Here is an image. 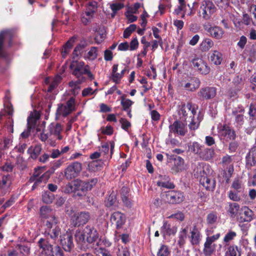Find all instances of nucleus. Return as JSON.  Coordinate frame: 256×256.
Returning <instances> with one entry per match:
<instances>
[{
  "label": "nucleus",
  "mask_w": 256,
  "mask_h": 256,
  "mask_svg": "<svg viewBox=\"0 0 256 256\" xmlns=\"http://www.w3.org/2000/svg\"><path fill=\"white\" fill-rule=\"evenodd\" d=\"M192 63L195 70L202 74H206L210 72V67L202 58H194L192 60Z\"/></svg>",
  "instance_id": "obj_12"
},
{
  "label": "nucleus",
  "mask_w": 256,
  "mask_h": 256,
  "mask_svg": "<svg viewBox=\"0 0 256 256\" xmlns=\"http://www.w3.org/2000/svg\"><path fill=\"white\" fill-rule=\"evenodd\" d=\"M200 86V80L196 78H190L188 82L182 83V86L189 91H194L198 88Z\"/></svg>",
  "instance_id": "obj_23"
},
{
  "label": "nucleus",
  "mask_w": 256,
  "mask_h": 256,
  "mask_svg": "<svg viewBox=\"0 0 256 256\" xmlns=\"http://www.w3.org/2000/svg\"><path fill=\"white\" fill-rule=\"evenodd\" d=\"M196 116L192 115L187 120V122H189L188 126L190 130H195L199 127L200 120L198 116L196 117Z\"/></svg>",
  "instance_id": "obj_35"
},
{
  "label": "nucleus",
  "mask_w": 256,
  "mask_h": 256,
  "mask_svg": "<svg viewBox=\"0 0 256 256\" xmlns=\"http://www.w3.org/2000/svg\"><path fill=\"white\" fill-rule=\"evenodd\" d=\"M10 178L6 176H4L2 181L0 180V188L6 189L10 186Z\"/></svg>",
  "instance_id": "obj_55"
},
{
  "label": "nucleus",
  "mask_w": 256,
  "mask_h": 256,
  "mask_svg": "<svg viewBox=\"0 0 256 256\" xmlns=\"http://www.w3.org/2000/svg\"><path fill=\"white\" fill-rule=\"evenodd\" d=\"M246 166L248 168H250L252 166L256 164V146L250 150L246 156Z\"/></svg>",
  "instance_id": "obj_24"
},
{
  "label": "nucleus",
  "mask_w": 256,
  "mask_h": 256,
  "mask_svg": "<svg viewBox=\"0 0 256 256\" xmlns=\"http://www.w3.org/2000/svg\"><path fill=\"white\" fill-rule=\"evenodd\" d=\"M82 170L80 163L76 162L69 164L66 168L64 176L66 179L72 180L76 178Z\"/></svg>",
  "instance_id": "obj_8"
},
{
  "label": "nucleus",
  "mask_w": 256,
  "mask_h": 256,
  "mask_svg": "<svg viewBox=\"0 0 256 256\" xmlns=\"http://www.w3.org/2000/svg\"><path fill=\"white\" fill-rule=\"evenodd\" d=\"M55 242L49 240L48 238H40L38 241V244L41 250L42 256H50L54 244Z\"/></svg>",
  "instance_id": "obj_6"
},
{
  "label": "nucleus",
  "mask_w": 256,
  "mask_h": 256,
  "mask_svg": "<svg viewBox=\"0 0 256 256\" xmlns=\"http://www.w3.org/2000/svg\"><path fill=\"white\" fill-rule=\"evenodd\" d=\"M202 236L198 228L194 226L192 229L190 230V236L189 239L190 243L192 245L198 244L201 240Z\"/></svg>",
  "instance_id": "obj_26"
},
{
  "label": "nucleus",
  "mask_w": 256,
  "mask_h": 256,
  "mask_svg": "<svg viewBox=\"0 0 256 256\" xmlns=\"http://www.w3.org/2000/svg\"><path fill=\"white\" fill-rule=\"evenodd\" d=\"M97 8L98 3L95 1L89 2L86 4L80 15V20L84 24L87 25L92 22Z\"/></svg>",
  "instance_id": "obj_3"
},
{
  "label": "nucleus",
  "mask_w": 256,
  "mask_h": 256,
  "mask_svg": "<svg viewBox=\"0 0 256 256\" xmlns=\"http://www.w3.org/2000/svg\"><path fill=\"white\" fill-rule=\"evenodd\" d=\"M214 45V42L210 38H206L202 40L200 45V50L202 52H208Z\"/></svg>",
  "instance_id": "obj_34"
},
{
  "label": "nucleus",
  "mask_w": 256,
  "mask_h": 256,
  "mask_svg": "<svg viewBox=\"0 0 256 256\" xmlns=\"http://www.w3.org/2000/svg\"><path fill=\"white\" fill-rule=\"evenodd\" d=\"M236 236V232L233 231H230L225 235L224 238V242L226 244H228L230 241L234 240Z\"/></svg>",
  "instance_id": "obj_53"
},
{
  "label": "nucleus",
  "mask_w": 256,
  "mask_h": 256,
  "mask_svg": "<svg viewBox=\"0 0 256 256\" xmlns=\"http://www.w3.org/2000/svg\"><path fill=\"white\" fill-rule=\"evenodd\" d=\"M76 106L75 98L71 97L66 104H60L58 108L56 114L57 116H66L74 110Z\"/></svg>",
  "instance_id": "obj_7"
},
{
  "label": "nucleus",
  "mask_w": 256,
  "mask_h": 256,
  "mask_svg": "<svg viewBox=\"0 0 256 256\" xmlns=\"http://www.w3.org/2000/svg\"><path fill=\"white\" fill-rule=\"evenodd\" d=\"M244 109L242 106H238L232 112V114L234 116V124L236 128H242L245 124L244 114Z\"/></svg>",
  "instance_id": "obj_14"
},
{
  "label": "nucleus",
  "mask_w": 256,
  "mask_h": 256,
  "mask_svg": "<svg viewBox=\"0 0 256 256\" xmlns=\"http://www.w3.org/2000/svg\"><path fill=\"white\" fill-rule=\"evenodd\" d=\"M194 166V176L198 177L200 176H203L202 174H204V172L203 170V168L200 162H198L193 165Z\"/></svg>",
  "instance_id": "obj_48"
},
{
  "label": "nucleus",
  "mask_w": 256,
  "mask_h": 256,
  "mask_svg": "<svg viewBox=\"0 0 256 256\" xmlns=\"http://www.w3.org/2000/svg\"><path fill=\"white\" fill-rule=\"evenodd\" d=\"M18 249L20 252L22 256H27L29 254L30 252V248L28 246H26L18 245Z\"/></svg>",
  "instance_id": "obj_61"
},
{
  "label": "nucleus",
  "mask_w": 256,
  "mask_h": 256,
  "mask_svg": "<svg viewBox=\"0 0 256 256\" xmlns=\"http://www.w3.org/2000/svg\"><path fill=\"white\" fill-rule=\"evenodd\" d=\"M188 231V226L182 228L178 234V244L180 248H182L186 243V240Z\"/></svg>",
  "instance_id": "obj_33"
},
{
  "label": "nucleus",
  "mask_w": 256,
  "mask_h": 256,
  "mask_svg": "<svg viewBox=\"0 0 256 256\" xmlns=\"http://www.w3.org/2000/svg\"><path fill=\"white\" fill-rule=\"evenodd\" d=\"M90 218L89 212H82L74 214L72 218V220L74 225L76 226L86 224Z\"/></svg>",
  "instance_id": "obj_15"
},
{
  "label": "nucleus",
  "mask_w": 256,
  "mask_h": 256,
  "mask_svg": "<svg viewBox=\"0 0 256 256\" xmlns=\"http://www.w3.org/2000/svg\"><path fill=\"white\" fill-rule=\"evenodd\" d=\"M49 178V174L47 172H45L42 174L40 177L36 178L33 186L32 189H34L38 186H43L48 181Z\"/></svg>",
  "instance_id": "obj_36"
},
{
  "label": "nucleus",
  "mask_w": 256,
  "mask_h": 256,
  "mask_svg": "<svg viewBox=\"0 0 256 256\" xmlns=\"http://www.w3.org/2000/svg\"><path fill=\"white\" fill-rule=\"evenodd\" d=\"M203 146V145L200 144L198 142H190L188 144V150L190 152L199 156Z\"/></svg>",
  "instance_id": "obj_32"
},
{
  "label": "nucleus",
  "mask_w": 256,
  "mask_h": 256,
  "mask_svg": "<svg viewBox=\"0 0 256 256\" xmlns=\"http://www.w3.org/2000/svg\"><path fill=\"white\" fill-rule=\"evenodd\" d=\"M40 118V114L39 112L36 111L32 112L27 120L28 128L32 130L34 128L37 124V121Z\"/></svg>",
  "instance_id": "obj_29"
},
{
  "label": "nucleus",
  "mask_w": 256,
  "mask_h": 256,
  "mask_svg": "<svg viewBox=\"0 0 256 256\" xmlns=\"http://www.w3.org/2000/svg\"><path fill=\"white\" fill-rule=\"evenodd\" d=\"M187 122L176 120L169 126L170 134L173 133L178 136H184L187 132Z\"/></svg>",
  "instance_id": "obj_9"
},
{
  "label": "nucleus",
  "mask_w": 256,
  "mask_h": 256,
  "mask_svg": "<svg viewBox=\"0 0 256 256\" xmlns=\"http://www.w3.org/2000/svg\"><path fill=\"white\" fill-rule=\"evenodd\" d=\"M170 253L168 248L166 245H162L158 252V256H168Z\"/></svg>",
  "instance_id": "obj_52"
},
{
  "label": "nucleus",
  "mask_w": 256,
  "mask_h": 256,
  "mask_svg": "<svg viewBox=\"0 0 256 256\" xmlns=\"http://www.w3.org/2000/svg\"><path fill=\"white\" fill-rule=\"evenodd\" d=\"M228 195L229 198L233 201L238 202L240 200V196L237 192H234L232 190H230Z\"/></svg>",
  "instance_id": "obj_64"
},
{
  "label": "nucleus",
  "mask_w": 256,
  "mask_h": 256,
  "mask_svg": "<svg viewBox=\"0 0 256 256\" xmlns=\"http://www.w3.org/2000/svg\"><path fill=\"white\" fill-rule=\"evenodd\" d=\"M210 60L214 64L219 65L222 60V54L218 50H214L210 55Z\"/></svg>",
  "instance_id": "obj_40"
},
{
  "label": "nucleus",
  "mask_w": 256,
  "mask_h": 256,
  "mask_svg": "<svg viewBox=\"0 0 256 256\" xmlns=\"http://www.w3.org/2000/svg\"><path fill=\"white\" fill-rule=\"evenodd\" d=\"M120 123L121 124L122 128L126 132H128L129 128L131 126L130 122L124 118H121L120 120Z\"/></svg>",
  "instance_id": "obj_56"
},
{
  "label": "nucleus",
  "mask_w": 256,
  "mask_h": 256,
  "mask_svg": "<svg viewBox=\"0 0 256 256\" xmlns=\"http://www.w3.org/2000/svg\"><path fill=\"white\" fill-rule=\"evenodd\" d=\"M70 68L72 70V74L76 76L78 79L86 78L83 76L84 73V69L86 65L83 62L73 61L70 65Z\"/></svg>",
  "instance_id": "obj_11"
},
{
  "label": "nucleus",
  "mask_w": 256,
  "mask_h": 256,
  "mask_svg": "<svg viewBox=\"0 0 256 256\" xmlns=\"http://www.w3.org/2000/svg\"><path fill=\"white\" fill-rule=\"evenodd\" d=\"M13 36L12 30H5L0 32V56L2 58H6V54L3 52L2 48L4 46V40H9V46H10L11 40Z\"/></svg>",
  "instance_id": "obj_19"
},
{
  "label": "nucleus",
  "mask_w": 256,
  "mask_h": 256,
  "mask_svg": "<svg viewBox=\"0 0 256 256\" xmlns=\"http://www.w3.org/2000/svg\"><path fill=\"white\" fill-rule=\"evenodd\" d=\"M213 232V231L212 230H208L206 232L207 237L206 238L209 240H210L212 241V242H214L215 241H216L220 237V234L218 233L216 234H214L212 236H209L210 234H211Z\"/></svg>",
  "instance_id": "obj_58"
},
{
  "label": "nucleus",
  "mask_w": 256,
  "mask_h": 256,
  "mask_svg": "<svg viewBox=\"0 0 256 256\" xmlns=\"http://www.w3.org/2000/svg\"><path fill=\"white\" fill-rule=\"evenodd\" d=\"M232 188L238 192H242L243 190L242 179L239 178H236L232 182Z\"/></svg>",
  "instance_id": "obj_44"
},
{
  "label": "nucleus",
  "mask_w": 256,
  "mask_h": 256,
  "mask_svg": "<svg viewBox=\"0 0 256 256\" xmlns=\"http://www.w3.org/2000/svg\"><path fill=\"white\" fill-rule=\"evenodd\" d=\"M218 134L221 138L225 139L226 141L234 140L236 138V134L234 130L226 125L224 126L219 130Z\"/></svg>",
  "instance_id": "obj_20"
},
{
  "label": "nucleus",
  "mask_w": 256,
  "mask_h": 256,
  "mask_svg": "<svg viewBox=\"0 0 256 256\" xmlns=\"http://www.w3.org/2000/svg\"><path fill=\"white\" fill-rule=\"evenodd\" d=\"M214 154L215 152L214 149L205 148L204 146L199 156L203 160L208 161L212 160Z\"/></svg>",
  "instance_id": "obj_27"
},
{
  "label": "nucleus",
  "mask_w": 256,
  "mask_h": 256,
  "mask_svg": "<svg viewBox=\"0 0 256 256\" xmlns=\"http://www.w3.org/2000/svg\"><path fill=\"white\" fill-rule=\"evenodd\" d=\"M110 149V144L108 142H105L102 144L101 148L100 149V152L101 154H103L105 156L104 159H108L110 158L108 156Z\"/></svg>",
  "instance_id": "obj_51"
},
{
  "label": "nucleus",
  "mask_w": 256,
  "mask_h": 256,
  "mask_svg": "<svg viewBox=\"0 0 256 256\" xmlns=\"http://www.w3.org/2000/svg\"><path fill=\"white\" fill-rule=\"evenodd\" d=\"M57 224L58 220L52 216L46 222L45 225V236H48V238L49 236L51 240L55 242L60 234V228Z\"/></svg>",
  "instance_id": "obj_2"
},
{
  "label": "nucleus",
  "mask_w": 256,
  "mask_h": 256,
  "mask_svg": "<svg viewBox=\"0 0 256 256\" xmlns=\"http://www.w3.org/2000/svg\"><path fill=\"white\" fill-rule=\"evenodd\" d=\"M204 30L208 34V35L216 39H221L224 34L223 30L218 26H213L210 23L204 26Z\"/></svg>",
  "instance_id": "obj_10"
},
{
  "label": "nucleus",
  "mask_w": 256,
  "mask_h": 256,
  "mask_svg": "<svg viewBox=\"0 0 256 256\" xmlns=\"http://www.w3.org/2000/svg\"><path fill=\"white\" fill-rule=\"evenodd\" d=\"M86 78H81L78 79L76 81H71L69 82V86L70 88V90L74 95H77L80 90V84L86 81Z\"/></svg>",
  "instance_id": "obj_31"
},
{
  "label": "nucleus",
  "mask_w": 256,
  "mask_h": 256,
  "mask_svg": "<svg viewBox=\"0 0 256 256\" xmlns=\"http://www.w3.org/2000/svg\"><path fill=\"white\" fill-rule=\"evenodd\" d=\"M229 256H240L237 246H231L228 248Z\"/></svg>",
  "instance_id": "obj_57"
},
{
  "label": "nucleus",
  "mask_w": 256,
  "mask_h": 256,
  "mask_svg": "<svg viewBox=\"0 0 256 256\" xmlns=\"http://www.w3.org/2000/svg\"><path fill=\"white\" fill-rule=\"evenodd\" d=\"M51 211L52 210L48 206H42L40 209V214L42 218H46Z\"/></svg>",
  "instance_id": "obj_59"
},
{
  "label": "nucleus",
  "mask_w": 256,
  "mask_h": 256,
  "mask_svg": "<svg viewBox=\"0 0 256 256\" xmlns=\"http://www.w3.org/2000/svg\"><path fill=\"white\" fill-rule=\"evenodd\" d=\"M42 150V146L36 144L34 146H30L28 150V152L30 154V156L32 159L36 160L40 154Z\"/></svg>",
  "instance_id": "obj_37"
},
{
  "label": "nucleus",
  "mask_w": 256,
  "mask_h": 256,
  "mask_svg": "<svg viewBox=\"0 0 256 256\" xmlns=\"http://www.w3.org/2000/svg\"><path fill=\"white\" fill-rule=\"evenodd\" d=\"M166 200L170 204H179L184 200V196L182 192L175 190H170L166 194Z\"/></svg>",
  "instance_id": "obj_16"
},
{
  "label": "nucleus",
  "mask_w": 256,
  "mask_h": 256,
  "mask_svg": "<svg viewBox=\"0 0 256 256\" xmlns=\"http://www.w3.org/2000/svg\"><path fill=\"white\" fill-rule=\"evenodd\" d=\"M218 220V215L216 212H211L206 216V222L209 225L216 224Z\"/></svg>",
  "instance_id": "obj_46"
},
{
  "label": "nucleus",
  "mask_w": 256,
  "mask_h": 256,
  "mask_svg": "<svg viewBox=\"0 0 256 256\" xmlns=\"http://www.w3.org/2000/svg\"><path fill=\"white\" fill-rule=\"evenodd\" d=\"M200 182L206 190H212L214 188L215 181L213 179L203 176L200 178Z\"/></svg>",
  "instance_id": "obj_28"
},
{
  "label": "nucleus",
  "mask_w": 256,
  "mask_h": 256,
  "mask_svg": "<svg viewBox=\"0 0 256 256\" xmlns=\"http://www.w3.org/2000/svg\"><path fill=\"white\" fill-rule=\"evenodd\" d=\"M76 40V38L73 36L71 38L64 44V52H68V50L71 48L75 42Z\"/></svg>",
  "instance_id": "obj_60"
},
{
  "label": "nucleus",
  "mask_w": 256,
  "mask_h": 256,
  "mask_svg": "<svg viewBox=\"0 0 256 256\" xmlns=\"http://www.w3.org/2000/svg\"><path fill=\"white\" fill-rule=\"evenodd\" d=\"M216 8L212 2L203 0L198 10V14L205 20H210L212 16L216 12Z\"/></svg>",
  "instance_id": "obj_4"
},
{
  "label": "nucleus",
  "mask_w": 256,
  "mask_h": 256,
  "mask_svg": "<svg viewBox=\"0 0 256 256\" xmlns=\"http://www.w3.org/2000/svg\"><path fill=\"white\" fill-rule=\"evenodd\" d=\"M124 214L120 212H114L110 216V222L115 224L117 229L120 228L126 222Z\"/></svg>",
  "instance_id": "obj_18"
},
{
  "label": "nucleus",
  "mask_w": 256,
  "mask_h": 256,
  "mask_svg": "<svg viewBox=\"0 0 256 256\" xmlns=\"http://www.w3.org/2000/svg\"><path fill=\"white\" fill-rule=\"evenodd\" d=\"M236 218L240 222H250L254 219V213L248 206H244L240 208Z\"/></svg>",
  "instance_id": "obj_13"
},
{
  "label": "nucleus",
  "mask_w": 256,
  "mask_h": 256,
  "mask_svg": "<svg viewBox=\"0 0 256 256\" xmlns=\"http://www.w3.org/2000/svg\"><path fill=\"white\" fill-rule=\"evenodd\" d=\"M54 199V195L50 192H46L42 194V201L46 204H51Z\"/></svg>",
  "instance_id": "obj_45"
},
{
  "label": "nucleus",
  "mask_w": 256,
  "mask_h": 256,
  "mask_svg": "<svg viewBox=\"0 0 256 256\" xmlns=\"http://www.w3.org/2000/svg\"><path fill=\"white\" fill-rule=\"evenodd\" d=\"M120 103L122 106L124 110H128L130 109V108L134 102L131 100L125 98L124 96H122Z\"/></svg>",
  "instance_id": "obj_49"
},
{
  "label": "nucleus",
  "mask_w": 256,
  "mask_h": 256,
  "mask_svg": "<svg viewBox=\"0 0 256 256\" xmlns=\"http://www.w3.org/2000/svg\"><path fill=\"white\" fill-rule=\"evenodd\" d=\"M216 95V89L213 87L202 88L198 92L201 99L208 100L214 98Z\"/></svg>",
  "instance_id": "obj_22"
},
{
  "label": "nucleus",
  "mask_w": 256,
  "mask_h": 256,
  "mask_svg": "<svg viewBox=\"0 0 256 256\" xmlns=\"http://www.w3.org/2000/svg\"><path fill=\"white\" fill-rule=\"evenodd\" d=\"M174 164L176 172H181L186 169L184 160L179 156L174 158Z\"/></svg>",
  "instance_id": "obj_41"
},
{
  "label": "nucleus",
  "mask_w": 256,
  "mask_h": 256,
  "mask_svg": "<svg viewBox=\"0 0 256 256\" xmlns=\"http://www.w3.org/2000/svg\"><path fill=\"white\" fill-rule=\"evenodd\" d=\"M160 180L157 182V185L159 186L168 188H173L174 184L170 182L169 176H160Z\"/></svg>",
  "instance_id": "obj_30"
},
{
  "label": "nucleus",
  "mask_w": 256,
  "mask_h": 256,
  "mask_svg": "<svg viewBox=\"0 0 256 256\" xmlns=\"http://www.w3.org/2000/svg\"><path fill=\"white\" fill-rule=\"evenodd\" d=\"M48 128L50 136H52L53 138L58 140L62 139V136L61 135L62 128L60 124L58 123H52L48 126Z\"/></svg>",
  "instance_id": "obj_21"
},
{
  "label": "nucleus",
  "mask_w": 256,
  "mask_h": 256,
  "mask_svg": "<svg viewBox=\"0 0 256 256\" xmlns=\"http://www.w3.org/2000/svg\"><path fill=\"white\" fill-rule=\"evenodd\" d=\"M161 233L164 236H166L174 235L177 232V228L171 225L166 221L164 222L160 229Z\"/></svg>",
  "instance_id": "obj_25"
},
{
  "label": "nucleus",
  "mask_w": 256,
  "mask_h": 256,
  "mask_svg": "<svg viewBox=\"0 0 256 256\" xmlns=\"http://www.w3.org/2000/svg\"><path fill=\"white\" fill-rule=\"evenodd\" d=\"M118 256H130V252L126 247L121 246L118 248L117 252Z\"/></svg>",
  "instance_id": "obj_62"
},
{
  "label": "nucleus",
  "mask_w": 256,
  "mask_h": 256,
  "mask_svg": "<svg viewBox=\"0 0 256 256\" xmlns=\"http://www.w3.org/2000/svg\"><path fill=\"white\" fill-rule=\"evenodd\" d=\"M234 172V165L226 168L223 171L222 176L226 184L229 183L230 178Z\"/></svg>",
  "instance_id": "obj_42"
},
{
  "label": "nucleus",
  "mask_w": 256,
  "mask_h": 256,
  "mask_svg": "<svg viewBox=\"0 0 256 256\" xmlns=\"http://www.w3.org/2000/svg\"><path fill=\"white\" fill-rule=\"evenodd\" d=\"M233 157L229 155H226L222 158V164L224 167L230 166L233 164Z\"/></svg>",
  "instance_id": "obj_47"
},
{
  "label": "nucleus",
  "mask_w": 256,
  "mask_h": 256,
  "mask_svg": "<svg viewBox=\"0 0 256 256\" xmlns=\"http://www.w3.org/2000/svg\"><path fill=\"white\" fill-rule=\"evenodd\" d=\"M196 109L197 106L190 103L182 104L178 110L179 120L187 122V120L189 118H190L192 115H196Z\"/></svg>",
  "instance_id": "obj_5"
},
{
  "label": "nucleus",
  "mask_w": 256,
  "mask_h": 256,
  "mask_svg": "<svg viewBox=\"0 0 256 256\" xmlns=\"http://www.w3.org/2000/svg\"><path fill=\"white\" fill-rule=\"evenodd\" d=\"M82 184L84 186V188L86 189V190H90L92 187L96 185V184L98 182L97 178H92L90 181L88 182H82Z\"/></svg>",
  "instance_id": "obj_50"
},
{
  "label": "nucleus",
  "mask_w": 256,
  "mask_h": 256,
  "mask_svg": "<svg viewBox=\"0 0 256 256\" xmlns=\"http://www.w3.org/2000/svg\"><path fill=\"white\" fill-rule=\"evenodd\" d=\"M76 240L78 242H86L88 244H94L96 242L98 245V242H97L99 238V234L97 230L92 226H87L82 231H76L75 234Z\"/></svg>",
  "instance_id": "obj_1"
},
{
  "label": "nucleus",
  "mask_w": 256,
  "mask_h": 256,
  "mask_svg": "<svg viewBox=\"0 0 256 256\" xmlns=\"http://www.w3.org/2000/svg\"><path fill=\"white\" fill-rule=\"evenodd\" d=\"M215 250V244L212 241L206 238L204 244L203 252L206 256H210Z\"/></svg>",
  "instance_id": "obj_38"
},
{
  "label": "nucleus",
  "mask_w": 256,
  "mask_h": 256,
  "mask_svg": "<svg viewBox=\"0 0 256 256\" xmlns=\"http://www.w3.org/2000/svg\"><path fill=\"white\" fill-rule=\"evenodd\" d=\"M98 56L97 48L95 46L92 47L90 50L85 54L84 58L90 60H93L96 58Z\"/></svg>",
  "instance_id": "obj_43"
},
{
  "label": "nucleus",
  "mask_w": 256,
  "mask_h": 256,
  "mask_svg": "<svg viewBox=\"0 0 256 256\" xmlns=\"http://www.w3.org/2000/svg\"><path fill=\"white\" fill-rule=\"evenodd\" d=\"M52 255L50 256H63V252L60 248L58 246L52 247Z\"/></svg>",
  "instance_id": "obj_63"
},
{
  "label": "nucleus",
  "mask_w": 256,
  "mask_h": 256,
  "mask_svg": "<svg viewBox=\"0 0 256 256\" xmlns=\"http://www.w3.org/2000/svg\"><path fill=\"white\" fill-rule=\"evenodd\" d=\"M60 244L66 252H70L74 246L73 238L71 234L66 232L65 234L60 236Z\"/></svg>",
  "instance_id": "obj_17"
},
{
  "label": "nucleus",
  "mask_w": 256,
  "mask_h": 256,
  "mask_svg": "<svg viewBox=\"0 0 256 256\" xmlns=\"http://www.w3.org/2000/svg\"><path fill=\"white\" fill-rule=\"evenodd\" d=\"M136 28V25L134 24H130L128 27L124 32V38H128L132 33L134 32Z\"/></svg>",
  "instance_id": "obj_54"
},
{
  "label": "nucleus",
  "mask_w": 256,
  "mask_h": 256,
  "mask_svg": "<svg viewBox=\"0 0 256 256\" xmlns=\"http://www.w3.org/2000/svg\"><path fill=\"white\" fill-rule=\"evenodd\" d=\"M240 205L237 203H230L228 212L230 218H234L237 216L240 210Z\"/></svg>",
  "instance_id": "obj_39"
}]
</instances>
